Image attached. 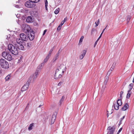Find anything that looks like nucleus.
Listing matches in <instances>:
<instances>
[{
    "mask_svg": "<svg viewBox=\"0 0 134 134\" xmlns=\"http://www.w3.org/2000/svg\"><path fill=\"white\" fill-rule=\"evenodd\" d=\"M124 117H125V116H123L122 117V118H121V120H123V119L124 118Z\"/></svg>",
    "mask_w": 134,
    "mask_h": 134,
    "instance_id": "55",
    "label": "nucleus"
},
{
    "mask_svg": "<svg viewBox=\"0 0 134 134\" xmlns=\"http://www.w3.org/2000/svg\"><path fill=\"white\" fill-rule=\"evenodd\" d=\"M114 69L113 68L111 67L109 70L112 72V71L114 70Z\"/></svg>",
    "mask_w": 134,
    "mask_h": 134,
    "instance_id": "44",
    "label": "nucleus"
},
{
    "mask_svg": "<svg viewBox=\"0 0 134 134\" xmlns=\"http://www.w3.org/2000/svg\"><path fill=\"white\" fill-rule=\"evenodd\" d=\"M131 94V92H130V91H128V93H127V96L126 98H129Z\"/></svg>",
    "mask_w": 134,
    "mask_h": 134,
    "instance_id": "30",
    "label": "nucleus"
},
{
    "mask_svg": "<svg viewBox=\"0 0 134 134\" xmlns=\"http://www.w3.org/2000/svg\"><path fill=\"white\" fill-rule=\"evenodd\" d=\"M132 89V87H130L129 89V90L128 91H130V92L131 91Z\"/></svg>",
    "mask_w": 134,
    "mask_h": 134,
    "instance_id": "52",
    "label": "nucleus"
},
{
    "mask_svg": "<svg viewBox=\"0 0 134 134\" xmlns=\"http://www.w3.org/2000/svg\"><path fill=\"white\" fill-rule=\"evenodd\" d=\"M34 125V123L31 124L30 125L29 127H28V129L29 130H32V127Z\"/></svg>",
    "mask_w": 134,
    "mask_h": 134,
    "instance_id": "22",
    "label": "nucleus"
},
{
    "mask_svg": "<svg viewBox=\"0 0 134 134\" xmlns=\"http://www.w3.org/2000/svg\"><path fill=\"white\" fill-rule=\"evenodd\" d=\"M133 7L134 8V5H133Z\"/></svg>",
    "mask_w": 134,
    "mask_h": 134,
    "instance_id": "63",
    "label": "nucleus"
},
{
    "mask_svg": "<svg viewBox=\"0 0 134 134\" xmlns=\"http://www.w3.org/2000/svg\"><path fill=\"white\" fill-rule=\"evenodd\" d=\"M11 77V74H8L5 78V80L6 81H8L9 80Z\"/></svg>",
    "mask_w": 134,
    "mask_h": 134,
    "instance_id": "19",
    "label": "nucleus"
},
{
    "mask_svg": "<svg viewBox=\"0 0 134 134\" xmlns=\"http://www.w3.org/2000/svg\"><path fill=\"white\" fill-rule=\"evenodd\" d=\"M45 5H48V2L47 0H45Z\"/></svg>",
    "mask_w": 134,
    "mask_h": 134,
    "instance_id": "42",
    "label": "nucleus"
},
{
    "mask_svg": "<svg viewBox=\"0 0 134 134\" xmlns=\"http://www.w3.org/2000/svg\"><path fill=\"white\" fill-rule=\"evenodd\" d=\"M98 42V41H97L95 42L94 44V47H96V45L97 44V43Z\"/></svg>",
    "mask_w": 134,
    "mask_h": 134,
    "instance_id": "39",
    "label": "nucleus"
},
{
    "mask_svg": "<svg viewBox=\"0 0 134 134\" xmlns=\"http://www.w3.org/2000/svg\"><path fill=\"white\" fill-rule=\"evenodd\" d=\"M2 56L9 61H11L12 57L11 55L9 53L6 52H3L2 53Z\"/></svg>",
    "mask_w": 134,
    "mask_h": 134,
    "instance_id": "5",
    "label": "nucleus"
},
{
    "mask_svg": "<svg viewBox=\"0 0 134 134\" xmlns=\"http://www.w3.org/2000/svg\"><path fill=\"white\" fill-rule=\"evenodd\" d=\"M26 30H27V32H29V29H27Z\"/></svg>",
    "mask_w": 134,
    "mask_h": 134,
    "instance_id": "59",
    "label": "nucleus"
},
{
    "mask_svg": "<svg viewBox=\"0 0 134 134\" xmlns=\"http://www.w3.org/2000/svg\"><path fill=\"white\" fill-rule=\"evenodd\" d=\"M86 52V51L85 50H83L82 52V54L80 56V59H82L85 56Z\"/></svg>",
    "mask_w": 134,
    "mask_h": 134,
    "instance_id": "13",
    "label": "nucleus"
},
{
    "mask_svg": "<svg viewBox=\"0 0 134 134\" xmlns=\"http://www.w3.org/2000/svg\"><path fill=\"white\" fill-rule=\"evenodd\" d=\"M96 31V30L94 29H93L91 31V35H93L94 34L95 31Z\"/></svg>",
    "mask_w": 134,
    "mask_h": 134,
    "instance_id": "27",
    "label": "nucleus"
},
{
    "mask_svg": "<svg viewBox=\"0 0 134 134\" xmlns=\"http://www.w3.org/2000/svg\"><path fill=\"white\" fill-rule=\"evenodd\" d=\"M21 43H18V44H16V45L17 46V48H18L19 49L23 50L24 49V47L23 46V44H21Z\"/></svg>",
    "mask_w": 134,
    "mask_h": 134,
    "instance_id": "11",
    "label": "nucleus"
},
{
    "mask_svg": "<svg viewBox=\"0 0 134 134\" xmlns=\"http://www.w3.org/2000/svg\"><path fill=\"white\" fill-rule=\"evenodd\" d=\"M117 104L120 106L122 105V103L120 99H119L117 101Z\"/></svg>",
    "mask_w": 134,
    "mask_h": 134,
    "instance_id": "25",
    "label": "nucleus"
},
{
    "mask_svg": "<svg viewBox=\"0 0 134 134\" xmlns=\"http://www.w3.org/2000/svg\"><path fill=\"white\" fill-rule=\"evenodd\" d=\"M25 26H26V27H27V28L28 27H29V25H26Z\"/></svg>",
    "mask_w": 134,
    "mask_h": 134,
    "instance_id": "56",
    "label": "nucleus"
},
{
    "mask_svg": "<svg viewBox=\"0 0 134 134\" xmlns=\"http://www.w3.org/2000/svg\"><path fill=\"white\" fill-rule=\"evenodd\" d=\"M115 127L113 126V127L109 126L108 127V130H109L108 131L107 134H113V132L115 130Z\"/></svg>",
    "mask_w": 134,
    "mask_h": 134,
    "instance_id": "7",
    "label": "nucleus"
},
{
    "mask_svg": "<svg viewBox=\"0 0 134 134\" xmlns=\"http://www.w3.org/2000/svg\"><path fill=\"white\" fill-rule=\"evenodd\" d=\"M131 17L130 16H128L127 17V21L128 22L130 20Z\"/></svg>",
    "mask_w": 134,
    "mask_h": 134,
    "instance_id": "35",
    "label": "nucleus"
},
{
    "mask_svg": "<svg viewBox=\"0 0 134 134\" xmlns=\"http://www.w3.org/2000/svg\"><path fill=\"white\" fill-rule=\"evenodd\" d=\"M123 93V92L122 91H121L120 92V96H122Z\"/></svg>",
    "mask_w": 134,
    "mask_h": 134,
    "instance_id": "49",
    "label": "nucleus"
},
{
    "mask_svg": "<svg viewBox=\"0 0 134 134\" xmlns=\"http://www.w3.org/2000/svg\"><path fill=\"white\" fill-rule=\"evenodd\" d=\"M66 69V67L65 65L63 64L60 65L57 67L56 70L55 77L57 78H61Z\"/></svg>",
    "mask_w": 134,
    "mask_h": 134,
    "instance_id": "1",
    "label": "nucleus"
},
{
    "mask_svg": "<svg viewBox=\"0 0 134 134\" xmlns=\"http://www.w3.org/2000/svg\"><path fill=\"white\" fill-rule=\"evenodd\" d=\"M107 117H108L109 116L108 114V111H107Z\"/></svg>",
    "mask_w": 134,
    "mask_h": 134,
    "instance_id": "57",
    "label": "nucleus"
},
{
    "mask_svg": "<svg viewBox=\"0 0 134 134\" xmlns=\"http://www.w3.org/2000/svg\"><path fill=\"white\" fill-rule=\"evenodd\" d=\"M121 121H122V120H121L120 121V124H121Z\"/></svg>",
    "mask_w": 134,
    "mask_h": 134,
    "instance_id": "58",
    "label": "nucleus"
},
{
    "mask_svg": "<svg viewBox=\"0 0 134 134\" xmlns=\"http://www.w3.org/2000/svg\"><path fill=\"white\" fill-rule=\"evenodd\" d=\"M84 38V37L83 36H82L80 38V39L79 40V44L80 43H82L83 40V38Z\"/></svg>",
    "mask_w": 134,
    "mask_h": 134,
    "instance_id": "29",
    "label": "nucleus"
},
{
    "mask_svg": "<svg viewBox=\"0 0 134 134\" xmlns=\"http://www.w3.org/2000/svg\"><path fill=\"white\" fill-rule=\"evenodd\" d=\"M32 46V44L30 42L26 44V46L28 47H31Z\"/></svg>",
    "mask_w": 134,
    "mask_h": 134,
    "instance_id": "26",
    "label": "nucleus"
},
{
    "mask_svg": "<svg viewBox=\"0 0 134 134\" xmlns=\"http://www.w3.org/2000/svg\"><path fill=\"white\" fill-rule=\"evenodd\" d=\"M120 99H122V96H120Z\"/></svg>",
    "mask_w": 134,
    "mask_h": 134,
    "instance_id": "61",
    "label": "nucleus"
},
{
    "mask_svg": "<svg viewBox=\"0 0 134 134\" xmlns=\"http://www.w3.org/2000/svg\"><path fill=\"white\" fill-rule=\"evenodd\" d=\"M133 134H134V132H133Z\"/></svg>",
    "mask_w": 134,
    "mask_h": 134,
    "instance_id": "64",
    "label": "nucleus"
},
{
    "mask_svg": "<svg viewBox=\"0 0 134 134\" xmlns=\"http://www.w3.org/2000/svg\"><path fill=\"white\" fill-rule=\"evenodd\" d=\"M25 5L28 8H32L35 6L34 3L31 1H27L25 4Z\"/></svg>",
    "mask_w": 134,
    "mask_h": 134,
    "instance_id": "6",
    "label": "nucleus"
},
{
    "mask_svg": "<svg viewBox=\"0 0 134 134\" xmlns=\"http://www.w3.org/2000/svg\"><path fill=\"white\" fill-rule=\"evenodd\" d=\"M8 49L14 55H16L18 53L17 47L15 45L14 46L12 44H9L8 46Z\"/></svg>",
    "mask_w": 134,
    "mask_h": 134,
    "instance_id": "2",
    "label": "nucleus"
},
{
    "mask_svg": "<svg viewBox=\"0 0 134 134\" xmlns=\"http://www.w3.org/2000/svg\"><path fill=\"white\" fill-rule=\"evenodd\" d=\"M29 82L28 81L25 84V85L22 87L21 90L22 91H24L27 90L29 86Z\"/></svg>",
    "mask_w": 134,
    "mask_h": 134,
    "instance_id": "8",
    "label": "nucleus"
},
{
    "mask_svg": "<svg viewBox=\"0 0 134 134\" xmlns=\"http://www.w3.org/2000/svg\"><path fill=\"white\" fill-rule=\"evenodd\" d=\"M115 66H113L112 65V66L111 67V68H113L114 69L115 68Z\"/></svg>",
    "mask_w": 134,
    "mask_h": 134,
    "instance_id": "54",
    "label": "nucleus"
},
{
    "mask_svg": "<svg viewBox=\"0 0 134 134\" xmlns=\"http://www.w3.org/2000/svg\"><path fill=\"white\" fill-rule=\"evenodd\" d=\"M15 7H16V8H19V5H16L15 6Z\"/></svg>",
    "mask_w": 134,
    "mask_h": 134,
    "instance_id": "51",
    "label": "nucleus"
},
{
    "mask_svg": "<svg viewBox=\"0 0 134 134\" xmlns=\"http://www.w3.org/2000/svg\"><path fill=\"white\" fill-rule=\"evenodd\" d=\"M48 5H45V8L46 10H47V7Z\"/></svg>",
    "mask_w": 134,
    "mask_h": 134,
    "instance_id": "47",
    "label": "nucleus"
},
{
    "mask_svg": "<svg viewBox=\"0 0 134 134\" xmlns=\"http://www.w3.org/2000/svg\"><path fill=\"white\" fill-rule=\"evenodd\" d=\"M61 52V51L60 50V49H59L58 51V53L56 54H58V55H59V54L60 53V52Z\"/></svg>",
    "mask_w": 134,
    "mask_h": 134,
    "instance_id": "40",
    "label": "nucleus"
},
{
    "mask_svg": "<svg viewBox=\"0 0 134 134\" xmlns=\"http://www.w3.org/2000/svg\"><path fill=\"white\" fill-rule=\"evenodd\" d=\"M119 106H120V105H119L117 104H116L114 105V107L115 108V109L116 110H118L119 109Z\"/></svg>",
    "mask_w": 134,
    "mask_h": 134,
    "instance_id": "23",
    "label": "nucleus"
},
{
    "mask_svg": "<svg viewBox=\"0 0 134 134\" xmlns=\"http://www.w3.org/2000/svg\"><path fill=\"white\" fill-rule=\"evenodd\" d=\"M129 107V105L127 103H126L123 107L122 108V110L123 111H125Z\"/></svg>",
    "mask_w": 134,
    "mask_h": 134,
    "instance_id": "14",
    "label": "nucleus"
},
{
    "mask_svg": "<svg viewBox=\"0 0 134 134\" xmlns=\"http://www.w3.org/2000/svg\"><path fill=\"white\" fill-rule=\"evenodd\" d=\"M47 30H45L43 32V35H44L46 33V32Z\"/></svg>",
    "mask_w": 134,
    "mask_h": 134,
    "instance_id": "41",
    "label": "nucleus"
},
{
    "mask_svg": "<svg viewBox=\"0 0 134 134\" xmlns=\"http://www.w3.org/2000/svg\"><path fill=\"white\" fill-rule=\"evenodd\" d=\"M133 85L132 83H131L130 84L129 86L130 87H132Z\"/></svg>",
    "mask_w": 134,
    "mask_h": 134,
    "instance_id": "50",
    "label": "nucleus"
},
{
    "mask_svg": "<svg viewBox=\"0 0 134 134\" xmlns=\"http://www.w3.org/2000/svg\"><path fill=\"white\" fill-rule=\"evenodd\" d=\"M111 72H112L111 71H110L109 70L107 72L106 76L109 77V76H110V74Z\"/></svg>",
    "mask_w": 134,
    "mask_h": 134,
    "instance_id": "31",
    "label": "nucleus"
},
{
    "mask_svg": "<svg viewBox=\"0 0 134 134\" xmlns=\"http://www.w3.org/2000/svg\"><path fill=\"white\" fill-rule=\"evenodd\" d=\"M44 65V63H41L40 65H41V66H42V65Z\"/></svg>",
    "mask_w": 134,
    "mask_h": 134,
    "instance_id": "53",
    "label": "nucleus"
},
{
    "mask_svg": "<svg viewBox=\"0 0 134 134\" xmlns=\"http://www.w3.org/2000/svg\"><path fill=\"white\" fill-rule=\"evenodd\" d=\"M102 34H100V36H99V38H98V39H97V41H98L99 40V39L100 38H101V36H102Z\"/></svg>",
    "mask_w": 134,
    "mask_h": 134,
    "instance_id": "38",
    "label": "nucleus"
},
{
    "mask_svg": "<svg viewBox=\"0 0 134 134\" xmlns=\"http://www.w3.org/2000/svg\"><path fill=\"white\" fill-rule=\"evenodd\" d=\"M116 64V62H114L113 63L112 65H113V66H114L115 67Z\"/></svg>",
    "mask_w": 134,
    "mask_h": 134,
    "instance_id": "37",
    "label": "nucleus"
},
{
    "mask_svg": "<svg viewBox=\"0 0 134 134\" xmlns=\"http://www.w3.org/2000/svg\"><path fill=\"white\" fill-rule=\"evenodd\" d=\"M58 56L59 55H58V54H56L55 55L52 60V62H55L58 59Z\"/></svg>",
    "mask_w": 134,
    "mask_h": 134,
    "instance_id": "16",
    "label": "nucleus"
},
{
    "mask_svg": "<svg viewBox=\"0 0 134 134\" xmlns=\"http://www.w3.org/2000/svg\"><path fill=\"white\" fill-rule=\"evenodd\" d=\"M99 19L97 21L95 22V24H96V27L97 26L99 25Z\"/></svg>",
    "mask_w": 134,
    "mask_h": 134,
    "instance_id": "32",
    "label": "nucleus"
},
{
    "mask_svg": "<svg viewBox=\"0 0 134 134\" xmlns=\"http://www.w3.org/2000/svg\"><path fill=\"white\" fill-rule=\"evenodd\" d=\"M0 65L2 68L4 69H8L9 67V65L8 62L2 58L0 59Z\"/></svg>",
    "mask_w": 134,
    "mask_h": 134,
    "instance_id": "4",
    "label": "nucleus"
},
{
    "mask_svg": "<svg viewBox=\"0 0 134 134\" xmlns=\"http://www.w3.org/2000/svg\"><path fill=\"white\" fill-rule=\"evenodd\" d=\"M62 26L61 25H59L57 28V30L58 31H59L62 27Z\"/></svg>",
    "mask_w": 134,
    "mask_h": 134,
    "instance_id": "34",
    "label": "nucleus"
},
{
    "mask_svg": "<svg viewBox=\"0 0 134 134\" xmlns=\"http://www.w3.org/2000/svg\"><path fill=\"white\" fill-rule=\"evenodd\" d=\"M28 40V36L22 33L20 35V37L16 39V41L17 43H22L23 41H27Z\"/></svg>",
    "mask_w": 134,
    "mask_h": 134,
    "instance_id": "3",
    "label": "nucleus"
},
{
    "mask_svg": "<svg viewBox=\"0 0 134 134\" xmlns=\"http://www.w3.org/2000/svg\"><path fill=\"white\" fill-rule=\"evenodd\" d=\"M34 19L31 16H28L26 19V21L27 23H32L34 21Z\"/></svg>",
    "mask_w": 134,
    "mask_h": 134,
    "instance_id": "10",
    "label": "nucleus"
},
{
    "mask_svg": "<svg viewBox=\"0 0 134 134\" xmlns=\"http://www.w3.org/2000/svg\"><path fill=\"white\" fill-rule=\"evenodd\" d=\"M65 98V97L64 96H63L62 97V98L60 99V100L59 102V103H60V105H61L62 104V103L63 102V101L64 100V99Z\"/></svg>",
    "mask_w": 134,
    "mask_h": 134,
    "instance_id": "20",
    "label": "nucleus"
},
{
    "mask_svg": "<svg viewBox=\"0 0 134 134\" xmlns=\"http://www.w3.org/2000/svg\"><path fill=\"white\" fill-rule=\"evenodd\" d=\"M109 77L106 76L105 77V80H104V84L105 85H106L107 84L108 81L109 80Z\"/></svg>",
    "mask_w": 134,
    "mask_h": 134,
    "instance_id": "17",
    "label": "nucleus"
},
{
    "mask_svg": "<svg viewBox=\"0 0 134 134\" xmlns=\"http://www.w3.org/2000/svg\"><path fill=\"white\" fill-rule=\"evenodd\" d=\"M107 25L106 26V27H105V28L103 30V31H102V33L101 34H102L103 33V32H104V30H105L106 29L107 27Z\"/></svg>",
    "mask_w": 134,
    "mask_h": 134,
    "instance_id": "43",
    "label": "nucleus"
},
{
    "mask_svg": "<svg viewBox=\"0 0 134 134\" xmlns=\"http://www.w3.org/2000/svg\"><path fill=\"white\" fill-rule=\"evenodd\" d=\"M40 70L39 69L38 70H36L35 72V74H34V75H36V76H37L40 73Z\"/></svg>",
    "mask_w": 134,
    "mask_h": 134,
    "instance_id": "24",
    "label": "nucleus"
},
{
    "mask_svg": "<svg viewBox=\"0 0 134 134\" xmlns=\"http://www.w3.org/2000/svg\"><path fill=\"white\" fill-rule=\"evenodd\" d=\"M37 76L34 74L32 77L33 79L34 80H35L37 78Z\"/></svg>",
    "mask_w": 134,
    "mask_h": 134,
    "instance_id": "36",
    "label": "nucleus"
},
{
    "mask_svg": "<svg viewBox=\"0 0 134 134\" xmlns=\"http://www.w3.org/2000/svg\"><path fill=\"white\" fill-rule=\"evenodd\" d=\"M42 105H40L39 106V107H41L42 106Z\"/></svg>",
    "mask_w": 134,
    "mask_h": 134,
    "instance_id": "60",
    "label": "nucleus"
},
{
    "mask_svg": "<svg viewBox=\"0 0 134 134\" xmlns=\"http://www.w3.org/2000/svg\"><path fill=\"white\" fill-rule=\"evenodd\" d=\"M51 56H49V55H47L45 58L44 59V63H46L50 57Z\"/></svg>",
    "mask_w": 134,
    "mask_h": 134,
    "instance_id": "18",
    "label": "nucleus"
},
{
    "mask_svg": "<svg viewBox=\"0 0 134 134\" xmlns=\"http://www.w3.org/2000/svg\"><path fill=\"white\" fill-rule=\"evenodd\" d=\"M37 12L35 11H31L30 12V14L32 16H36L37 15Z\"/></svg>",
    "mask_w": 134,
    "mask_h": 134,
    "instance_id": "15",
    "label": "nucleus"
},
{
    "mask_svg": "<svg viewBox=\"0 0 134 134\" xmlns=\"http://www.w3.org/2000/svg\"><path fill=\"white\" fill-rule=\"evenodd\" d=\"M67 17H66L64 18V20L63 21L64 22H65L66 21V20H67Z\"/></svg>",
    "mask_w": 134,
    "mask_h": 134,
    "instance_id": "46",
    "label": "nucleus"
},
{
    "mask_svg": "<svg viewBox=\"0 0 134 134\" xmlns=\"http://www.w3.org/2000/svg\"><path fill=\"white\" fill-rule=\"evenodd\" d=\"M28 38H29V40L32 41L33 40L34 38V32L32 31L30 32V34H29V36H28Z\"/></svg>",
    "mask_w": 134,
    "mask_h": 134,
    "instance_id": "9",
    "label": "nucleus"
},
{
    "mask_svg": "<svg viewBox=\"0 0 134 134\" xmlns=\"http://www.w3.org/2000/svg\"><path fill=\"white\" fill-rule=\"evenodd\" d=\"M60 10V9L59 8H58L56 9L55 10V11L54 12V13L55 14H58Z\"/></svg>",
    "mask_w": 134,
    "mask_h": 134,
    "instance_id": "28",
    "label": "nucleus"
},
{
    "mask_svg": "<svg viewBox=\"0 0 134 134\" xmlns=\"http://www.w3.org/2000/svg\"><path fill=\"white\" fill-rule=\"evenodd\" d=\"M55 46H54L49 51V53L48 55H49V56H51V55L52 54V52L53 50V49H54V48Z\"/></svg>",
    "mask_w": 134,
    "mask_h": 134,
    "instance_id": "21",
    "label": "nucleus"
},
{
    "mask_svg": "<svg viewBox=\"0 0 134 134\" xmlns=\"http://www.w3.org/2000/svg\"><path fill=\"white\" fill-rule=\"evenodd\" d=\"M120 132H118L117 133V134H119Z\"/></svg>",
    "mask_w": 134,
    "mask_h": 134,
    "instance_id": "62",
    "label": "nucleus"
},
{
    "mask_svg": "<svg viewBox=\"0 0 134 134\" xmlns=\"http://www.w3.org/2000/svg\"><path fill=\"white\" fill-rule=\"evenodd\" d=\"M29 1H31L34 3H37L40 0H29Z\"/></svg>",
    "mask_w": 134,
    "mask_h": 134,
    "instance_id": "33",
    "label": "nucleus"
},
{
    "mask_svg": "<svg viewBox=\"0 0 134 134\" xmlns=\"http://www.w3.org/2000/svg\"><path fill=\"white\" fill-rule=\"evenodd\" d=\"M64 22L63 21L62 22L61 24H60V25H61V26H62L64 23Z\"/></svg>",
    "mask_w": 134,
    "mask_h": 134,
    "instance_id": "45",
    "label": "nucleus"
},
{
    "mask_svg": "<svg viewBox=\"0 0 134 134\" xmlns=\"http://www.w3.org/2000/svg\"><path fill=\"white\" fill-rule=\"evenodd\" d=\"M122 128H121L119 130V131H118V132H120L122 130Z\"/></svg>",
    "mask_w": 134,
    "mask_h": 134,
    "instance_id": "48",
    "label": "nucleus"
},
{
    "mask_svg": "<svg viewBox=\"0 0 134 134\" xmlns=\"http://www.w3.org/2000/svg\"><path fill=\"white\" fill-rule=\"evenodd\" d=\"M56 114H57L56 113H55L53 115L51 121V124H53L56 118Z\"/></svg>",
    "mask_w": 134,
    "mask_h": 134,
    "instance_id": "12",
    "label": "nucleus"
}]
</instances>
